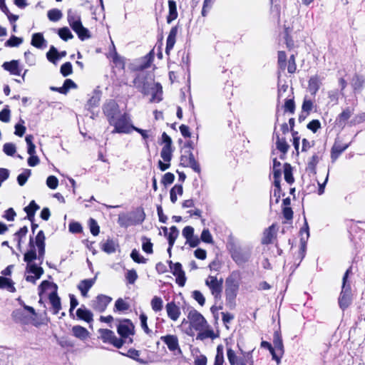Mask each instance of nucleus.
Listing matches in <instances>:
<instances>
[{
  "label": "nucleus",
  "instance_id": "nucleus-17",
  "mask_svg": "<svg viewBox=\"0 0 365 365\" xmlns=\"http://www.w3.org/2000/svg\"><path fill=\"white\" fill-rule=\"evenodd\" d=\"M166 312L168 317L175 322L180 315V309L174 302H168L165 306Z\"/></svg>",
  "mask_w": 365,
  "mask_h": 365
},
{
  "label": "nucleus",
  "instance_id": "nucleus-6",
  "mask_svg": "<svg viewBox=\"0 0 365 365\" xmlns=\"http://www.w3.org/2000/svg\"><path fill=\"white\" fill-rule=\"evenodd\" d=\"M160 340L166 344L168 350L174 355H182V351L179 344V339L175 334H167L162 336Z\"/></svg>",
  "mask_w": 365,
  "mask_h": 365
},
{
  "label": "nucleus",
  "instance_id": "nucleus-35",
  "mask_svg": "<svg viewBox=\"0 0 365 365\" xmlns=\"http://www.w3.org/2000/svg\"><path fill=\"white\" fill-rule=\"evenodd\" d=\"M0 288H5L11 292H16L12 280L4 277H0Z\"/></svg>",
  "mask_w": 365,
  "mask_h": 365
},
{
  "label": "nucleus",
  "instance_id": "nucleus-26",
  "mask_svg": "<svg viewBox=\"0 0 365 365\" xmlns=\"http://www.w3.org/2000/svg\"><path fill=\"white\" fill-rule=\"evenodd\" d=\"M72 332L76 337L81 340L87 339L89 334V332L86 328L79 325L73 326L72 328Z\"/></svg>",
  "mask_w": 365,
  "mask_h": 365
},
{
  "label": "nucleus",
  "instance_id": "nucleus-54",
  "mask_svg": "<svg viewBox=\"0 0 365 365\" xmlns=\"http://www.w3.org/2000/svg\"><path fill=\"white\" fill-rule=\"evenodd\" d=\"M130 257L133 259L134 262L137 263L144 264L147 261V259L144 257L140 255V253L136 250H133L131 252Z\"/></svg>",
  "mask_w": 365,
  "mask_h": 365
},
{
  "label": "nucleus",
  "instance_id": "nucleus-60",
  "mask_svg": "<svg viewBox=\"0 0 365 365\" xmlns=\"http://www.w3.org/2000/svg\"><path fill=\"white\" fill-rule=\"evenodd\" d=\"M339 93L337 90H333L328 92V98L329 103L336 105L338 103Z\"/></svg>",
  "mask_w": 365,
  "mask_h": 365
},
{
  "label": "nucleus",
  "instance_id": "nucleus-5",
  "mask_svg": "<svg viewBox=\"0 0 365 365\" xmlns=\"http://www.w3.org/2000/svg\"><path fill=\"white\" fill-rule=\"evenodd\" d=\"M350 272L351 268L346 271L343 277L341 292L339 297V304L340 308L343 310L351 304L352 300L351 287L349 284H346L347 278Z\"/></svg>",
  "mask_w": 365,
  "mask_h": 365
},
{
  "label": "nucleus",
  "instance_id": "nucleus-11",
  "mask_svg": "<svg viewBox=\"0 0 365 365\" xmlns=\"http://www.w3.org/2000/svg\"><path fill=\"white\" fill-rule=\"evenodd\" d=\"M168 263L173 274L176 277V282L179 286L183 287L185 284L186 277L182 264L180 262L173 263L172 261H169Z\"/></svg>",
  "mask_w": 365,
  "mask_h": 365
},
{
  "label": "nucleus",
  "instance_id": "nucleus-21",
  "mask_svg": "<svg viewBox=\"0 0 365 365\" xmlns=\"http://www.w3.org/2000/svg\"><path fill=\"white\" fill-rule=\"evenodd\" d=\"M4 70L8 71L11 75L19 76L21 69L19 68V61L12 60L9 62H4L2 65Z\"/></svg>",
  "mask_w": 365,
  "mask_h": 365
},
{
  "label": "nucleus",
  "instance_id": "nucleus-9",
  "mask_svg": "<svg viewBox=\"0 0 365 365\" xmlns=\"http://www.w3.org/2000/svg\"><path fill=\"white\" fill-rule=\"evenodd\" d=\"M98 331L104 343H110L116 348H120L123 346V341L117 338L113 331L107 329H101Z\"/></svg>",
  "mask_w": 365,
  "mask_h": 365
},
{
  "label": "nucleus",
  "instance_id": "nucleus-47",
  "mask_svg": "<svg viewBox=\"0 0 365 365\" xmlns=\"http://www.w3.org/2000/svg\"><path fill=\"white\" fill-rule=\"evenodd\" d=\"M224 362V355H223V348L222 345H219L217 347V354L215 359L214 365H223Z\"/></svg>",
  "mask_w": 365,
  "mask_h": 365
},
{
  "label": "nucleus",
  "instance_id": "nucleus-13",
  "mask_svg": "<svg viewBox=\"0 0 365 365\" xmlns=\"http://www.w3.org/2000/svg\"><path fill=\"white\" fill-rule=\"evenodd\" d=\"M103 113L108 118V123H110L115 117L119 115V106L114 101H110L103 106Z\"/></svg>",
  "mask_w": 365,
  "mask_h": 365
},
{
  "label": "nucleus",
  "instance_id": "nucleus-37",
  "mask_svg": "<svg viewBox=\"0 0 365 365\" xmlns=\"http://www.w3.org/2000/svg\"><path fill=\"white\" fill-rule=\"evenodd\" d=\"M277 141L276 145L277 148L282 152L283 154H285L289 148V145L287 143L284 138H280L279 135L277 134Z\"/></svg>",
  "mask_w": 365,
  "mask_h": 365
},
{
  "label": "nucleus",
  "instance_id": "nucleus-1",
  "mask_svg": "<svg viewBox=\"0 0 365 365\" xmlns=\"http://www.w3.org/2000/svg\"><path fill=\"white\" fill-rule=\"evenodd\" d=\"M187 319L190 322V327L196 331H200L197 339H203L202 331H205L208 328V324L204 317L194 309H191L187 314Z\"/></svg>",
  "mask_w": 365,
  "mask_h": 365
},
{
  "label": "nucleus",
  "instance_id": "nucleus-19",
  "mask_svg": "<svg viewBox=\"0 0 365 365\" xmlns=\"http://www.w3.org/2000/svg\"><path fill=\"white\" fill-rule=\"evenodd\" d=\"M322 83V78L319 76L315 75L312 76L309 80L308 89L312 95H315L319 91Z\"/></svg>",
  "mask_w": 365,
  "mask_h": 365
},
{
  "label": "nucleus",
  "instance_id": "nucleus-45",
  "mask_svg": "<svg viewBox=\"0 0 365 365\" xmlns=\"http://www.w3.org/2000/svg\"><path fill=\"white\" fill-rule=\"evenodd\" d=\"M31 171L29 169H26L24 171L19 174L17 177V181L20 186H23L26 182L28 178L30 177Z\"/></svg>",
  "mask_w": 365,
  "mask_h": 365
},
{
  "label": "nucleus",
  "instance_id": "nucleus-32",
  "mask_svg": "<svg viewBox=\"0 0 365 365\" xmlns=\"http://www.w3.org/2000/svg\"><path fill=\"white\" fill-rule=\"evenodd\" d=\"M29 245L31 247L30 250L25 253L24 257V260L29 264H31V262L37 258L36 252L34 248L33 240L31 238L29 242Z\"/></svg>",
  "mask_w": 365,
  "mask_h": 365
},
{
  "label": "nucleus",
  "instance_id": "nucleus-49",
  "mask_svg": "<svg viewBox=\"0 0 365 365\" xmlns=\"http://www.w3.org/2000/svg\"><path fill=\"white\" fill-rule=\"evenodd\" d=\"M3 151L6 155L12 156L16 151V145L12 143H6L3 146Z\"/></svg>",
  "mask_w": 365,
  "mask_h": 365
},
{
  "label": "nucleus",
  "instance_id": "nucleus-29",
  "mask_svg": "<svg viewBox=\"0 0 365 365\" xmlns=\"http://www.w3.org/2000/svg\"><path fill=\"white\" fill-rule=\"evenodd\" d=\"M39 206L34 200L31 201L29 205L24 208V211L27 214L28 219L33 222L36 212L39 209Z\"/></svg>",
  "mask_w": 365,
  "mask_h": 365
},
{
  "label": "nucleus",
  "instance_id": "nucleus-44",
  "mask_svg": "<svg viewBox=\"0 0 365 365\" xmlns=\"http://www.w3.org/2000/svg\"><path fill=\"white\" fill-rule=\"evenodd\" d=\"M48 18L51 21H58L62 18V13L57 9H51L47 14Z\"/></svg>",
  "mask_w": 365,
  "mask_h": 365
},
{
  "label": "nucleus",
  "instance_id": "nucleus-7",
  "mask_svg": "<svg viewBox=\"0 0 365 365\" xmlns=\"http://www.w3.org/2000/svg\"><path fill=\"white\" fill-rule=\"evenodd\" d=\"M223 279L220 278L218 279L215 276H208L205 280V284L209 287L212 295L215 299H220L222 292Z\"/></svg>",
  "mask_w": 365,
  "mask_h": 365
},
{
  "label": "nucleus",
  "instance_id": "nucleus-8",
  "mask_svg": "<svg viewBox=\"0 0 365 365\" xmlns=\"http://www.w3.org/2000/svg\"><path fill=\"white\" fill-rule=\"evenodd\" d=\"M238 289L239 282L234 275L227 278L225 295L227 301L232 302L235 299Z\"/></svg>",
  "mask_w": 365,
  "mask_h": 365
},
{
  "label": "nucleus",
  "instance_id": "nucleus-24",
  "mask_svg": "<svg viewBox=\"0 0 365 365\" xmlns=\"http://www.w3.org/2000/svg\"><path fill=\"white\" fill-rule=\"evenodd\" d=\"M46 40L41 33L34 34L31 38V44L37 48H42L46 46Z\"/></svg>",
  "mask_w": 365,
  "mask_h": 365
},
{
  "label": "nucleus",
  "instance_id": "nucleus-40",
  "mask_svg": "<svg viewBox=\"0 0 365 365\" xmlns=\"http://www.w3.org/2000/svg\"><path fill=\"white\" fill-rule=\"evenodd\" d=\"M116 244L113 240H108L102 245V250L108 253L111 254L115 252Z\"/></svg>",
  "mask_w": 365,
  "mask_h": 365
},
{
  "label": "nucleus",
  "instance_id": "nucleus-50",
  "mask_svg": "<svg viewBox=\"0 0 365 365\" xmlns=\"http://www.w3.org/2000/svg\"><path fill=\"white\" fill-rule=\"evenodd\" d=\"M58 35L64 41H68L73 37L71 31L67 27L60 29L58 30Z\"/></svg>",
  "mask_w": 365,
  "mask_h": 365
},
{
  "label": "nucleus",
  "instance_id": "nucleus-52",
  "mask_svg": "<svg viewBox=\"0 0 365 365\" xmlns=\"http://www.w3.org/2000/svg\"><path fill=\"white\" fill-rule=\"evenodd\" d=\"M200 240H201L202 242L205 243H213L212 236L208 229H204L202 230Z\"/></svg>",
  "mask_w": 365,
  "mask_h": 365
},
{
  "label": "nucleus",
  "instance_id": "nucleus-48",
  "mask_svg": "<svg viewBox=\"0 0 365 365\" xmlns=\"http://www.w3.org/2000/svg\"><path fill=\"white\" fill-rule=\"evenodd\" d=\"M127 356L137 361L140 364H145V361H144L142 359L139 358L140 356V351L133 349H130L128 350V354H126Z\"/></svg>",
  "mask_w": 365,
  "mask_h": 365
},
{
  "label": "nucleus",
  "instance_id": "nucleus-27",
  "mask_svg": "<svg viewBox=\"0 0 365 365\" xmlns=\"http://www.w3.org/2000/svg\"><path fill=\"white\" fill-rule=\"evenodd\" d=\"M76 316L78 319L84 320L87 322L93 321L92 312L86 308H79L76 310Z\"/></svg>",
  "mask_w": 365,
  "mask_h": 365
},
{
  "label": "nucleus",
  "instance_id": "nucleus-53",
  "mask_svg": "<svg viewBox=\"0 0 365 365\" xmlns=\"http://www.w3.org/2000/svg\"><path fill=\"white\" fill-rule=\"evenodd\" d=\"M115 308L117 311H125L129 309V304L126 303L123 299L119 298L115 301Z\"/></svg>",
  "mask_w": 365,
  "mask_h": 365
},
{
  "label": "nucleus",
  "instance_id": "nucleus-12",
  "mask_svg": "<svg viewBox=\"0 0 365 365\" xmlns=\"http://www.w3.org/2000/svg\"><path fill=\"white\" fill-rule=\"evenodd\" d=\"M180 165L184 167H190L197 173H200L201 171L200 164L195 159L194 155L191 151H188L187 155H181Z\"/></svg>",
  "mask_w": 365,
  "mask_h": 365
},
{
  "label": "nucleus",
  "instance_id": "nucleus-57",
  "mask_svg": "<svg viewBox=\"0 0 365 365\" xmlns=\"http://www.w3.org/2000/svg\"><path fill=\"white\" fill-rule=\"evenodd\" d=\"M28 232L27 227H21L17 232L15 233V240L18 242V245L20 246L21 238L25 237Z\"/></svg>",
  "mask_w": 365,
  "mask_h": 365
},
{
  "label": "nucleus",
  "instance_id": "nucleus-38",
  "mask_svg": "<svg viewBox=\"0 0 365 365\" xmlns=\"http://www.w3.org/2000/svg\"><path fill=\"white\" fill-rule=\"evenodd\" d=\"M274 237V225L270 226L264 232V237L262 240V244L268 245L272 242Z\"/></svg>",
  "mask_w": 365,
  "mask_h": 365
},
{
  "label": "nucleus",
  "instance_id": "nucleus-55",
  "mask_svg": "<svg viewBox=\"0 0 365 365\" xmlns=\"http://www.w3.org/2000/svg\"><path fill=\"white\" fill-rule=\"evenodd\" d=\"M73 72L72 65L70 62H66L61 66V73L63 76H68Z\"/></svg>",
  "mask_w": 365,
  "mask_h": 365
},
{
  "label": "nucleus",
  "instance_id": "nucleus-64",
  "mask_svg": "<svg viewBox=\"0 0 365 365\" xmlns=\"http://www.w3.org/2000/svg\"><path fill=\"white\" fill-rule=\"evenodd\" d=\"M192 297L201 306L205 304V299L200 291L195 290L192 292Z\"/></svg>",
  "mask_w": 365,
  "mask_h": 365
},
{
  "label": "nucleus",
  "instance_id": "nucleus-15",
  "mask_svg": "<svg viewBox=\"0 0 365 365\" xmlns=\"http://www.w3.org/2000/svg\"><path fill=\"white\" fill-rule=\"evenodd\" d=\"M134 326L132 322L127 319L120 323L118 327V333L124 338L133 334Z\"/></svg>",
  "mask_w": 365,
  "mask_h": 365
},
{
  "label": "nucleus",
  "instance_id": "nucleus-33",
  "mask_svg": "<svg viewBox=\"0 0 365 365\" xmlns=\"http://www.w3.org/2000/svg\"><path fill=\"white\" fill-rule=\"evenodd\" d=\"M77 87L76 84L71 79H66L64 81V83L61 88H51L53 91H58L61 93H66L70 88H76Z\"/></svg>",
  "mask_w": 365,
  "mask_h": 365
},
{
  "label": "nucleus",
  "instance_id": "nucleus-4",
  "mask_svg": "<svg viewBox=\"0 0 365 365\" xmlns=\"http://www.w3.org/2000/svg\"><path fill=\"white\" fill-rule=\"evenodd\" d=\"M242 356H237L234 350L231 348L227 349V356L230 365H247L252 364L253 360L252 351H244L240 349Z\"/></svg>",
  "mask_w": 365,
  "mask_h": 365
},
{
  "label": "nucleus",
  "instance_id": "nucleus-3",
  "mask_svg": "<svg viewBox=\"0 0 365 365\" xmlns=\"http://www.w3.org/2000/svg\"><path fill=\"white\" fill-rule=\"evenodd\" d=\"M109 124L114 127L112 133H130L133 130V127H134L130 124V118L127 113H120Z\"/></svg>",
  "mask_w": 365,
  "mask_h": 365
},
{
  "label": "nucleus",
  "instance_id": "nucleus-36",
  "mask_svg": "<svg viewBox=\"0 0 365 365\" xmlns=\"http://www.w3.org/2000/svg\"><path fill=\"white\" fill-rule=\"evenodd\" d=\"M141 241H142L143 250L148 254H152L153 252V245L151 242L150 239L145 236H143L141 237Z\"/></svg>",
  "mask_w": 365,
  "mask_h": 365
},
{
  "label": "nucleus",
  "instance_id": "nucleus-25",
  "mask_svg": "<svg viewBox=\"0 0 365 365\" xmlns=\"http://www.w3.org/2000/svg\"><path fill=\"white\" fill-rule=\"evenodd\" d=\"M49 301L52 306L53 313L57 314L61 309V299L56 294L53 292L49 295Z\"/></svg>",
  "mask_w": 365,
  "mask_h": 365
},
{
  "label": "nucleus",
  "instance_id": "nucleus-58",
  "mask_svg": "<svg viewBox=\"0 0 365 365\" xmlns=\"http://www.w3.org/2000/svg\"><path fill=\"white\" fill-rule=\"evenodd\" d=\"M46 185L51 189H56L58 185V180L53 175H50L47 178Z\"/></svg>",
  "mask_w": 365,
  "mask_h": 365
},
{
  "label": "nucleus",
  "instance_id": "nucleus-56",
  "mask_svg": "<svg viewBox=\"0 0 365 365\" xmlns=\"http://www.w3.org/2000/svg\"><path fill=\"white\" fill-rule=\"evenodd\" d=\"M89 227H90L91 232L92 233L93 235L96 236L98 235L99 231H100V227H99L97 222L94 219L91 218L89 220Z\"/></svg>",
  "mask_w": 365,
  "mask_h": 365
},
{
  "label": "nucleus",
  "instance_id": "nucleus-31",
  "mask_svg": "<svg viewBox=\"0 0 365 365\" xmlns=\"http://www.w3.org/2000/svg\"><path fill=\"white\" fill-rule=\"evenodd\" d=\"M274 346L279 355L282 356L284 353V346L280 334L277 331L274 332L273 338Z\"/></svg>",
  "mask_w": 365,
  "mask_h": 365
},
{
  "label": "nucleus",
  "instance_id": "nucleus-34",
  "mask_svg": "<svg viewBox=\"0 0 365 365\" xmlns=\"http://www.w3.org/2000/svg\"><path fill=\"white\" fill-rule=\"evenodd\" d=\"M150 306L155 312H159L163 308V301L160 297L155 296L151 299Z\"/></svg>",
  "mask_w": 365,
  "mask_h": 365
},
{
  "label": "nucleus",
  "instance_id": "nucleus-63",
  "mask_svg": "<svg viewBox=\"0 0 365 365\" xmlns=\"http://www.w3.org/2000/svg\"><path fill=\"white\" fill-rule=\"evenodd\" d=\"M295 110V104L293 99L286 100L284 103V111L294 113Z\"/></svg>",
  "mask_w": 365,
  "mask_h": 365
},
{
  "label": "nucleus",
  "instance_id": "nucleus-39",
  "mask_svg": "<svg viewBox=\"0 0 365 365\" xmlns=\"http://www.w3.org/2000/svg\"><path fill=\"white\" fill-rule=\"evenodd\" d=\"M179 235V231L175 226H172L170 228V232L168 236V244L170 247L174 245V243Z\"/></svg>",
  "mask_w": 365,
  "mask_h": 365
},
{
  "label": "nucleus",
  "instance_id": "nucleus-16",
  "mask_svg": "<svg viewBox=\"0 0 365 365\" xmlns=\"http://www.w3.org/2000/svg\"><path fill=\"white\" fill-rule=\"evenodd\" d=\"M250 254L247 251H243L242 250H235L232 252V258L238 264H243L247 262L250 259Z\"/></svg>",
  "mask_w": 365,
  "mask_h": 365
},
{
  "label": "nucleus",
  "instance_id": "nucleus-46",
  "mask_svg": "<svg viewBox=\"0 0 365 365\" xmlns=\"http://www.w3.org/2000/svg\"><path fill=\"white\" fill-rule=\"evenodd\" d=\"M113 63L116 67H119L122 69L125 67V61L123 57L120 56L116 51H114L111 55Z\"/></svg>",
  "mask_w": 365,
  "mask_h": 365
},
{
  "label": "nucleus",
  "instance_id": "nucleus-18",
  "mask_svg": "<svg viewBox=\"0 0 365 365\" xmlns=\"http://www.w3.org/2000/svg\"><path fill=\"white\" fill-rule=\"evenodd\" d=\"M11 317L15 322L22 324H28L31 319V318L29 317L25 312L20 309L13 311Z\"/></svg>",
  "mask_w": 365,
  "mask_h": 365
},
{
  "label": "nucleus",
  "instance_id": "nucleus-43",
  "mask_svg": "<svg viewBox=\"0 0 365 365\" xmlns=\"http://www.w3.org/2000/svg\"><path fill=\"white\" fill-rule=\"evenodd\" d=\"M134 85L138 88V90L143 93L144 94H147V83L143 82V78L140 76H138L133 81Z\"/></svg>",
  "mask_w": 365,
  "mask_h": 365
},
{
  "label": "nucleus",
  "instance_id": "nucleus-51",
  "mask_svg": "<svg viewBox=\"0 0 365 365\" xmlns=\"http://www.w3.org/2000/svg\"><path fill=\"white\" fill-rule=\"evenodd\" d=\"M23 42V39L15 36H12L6 43L7 47L19 46Z\"/></svg>",
  "mask_w": 365,
  "mask_h": 365
},
{
  "label": "nucleus",
  "instance_id": "nucleus-41",
  "mask_svg": "<svg viewBox=\"0 0 365 365\" xmlns=\"http://www.w3.org/2000/svg\"><path fill=\"white\" fill-rule=\"evenodd\" d=\"M26 269L28 272L34 274L36 277H41L43 274V268L37 266L36 264H29Z\"/></svg>",
  "mask_w": 365,
  "mask_h": 365
},
{
  "label": "nucleus",
  "instance_id": "nucleus-61",
  "mask_svg": "<svg viewBox=\"0 0 365 365\" xmlns=\"http://www.w3.org/2000/svg\"><path fill=\"white\" fill-rule=\"evenodd\" d=\"M140 320L141 327L144 330V331L148 334H150L151 330L148 328V324H147V320H148L147 316L143 313L141 314L140 315Z\"/></svg>",
  "mask_w": 365,
  "mask_h": 365
},
{
  "label": "nucleus",
  "instance_id": "nucleus-23",
  "mask_svg": "<svg viewBox=\"0 0 365 365\" xmlns=\"http://www.w3.org/2000/svg\"><path fill=\"white\" fill-rule=\"evenodd\" d=\"M66 51H61L59 53L56 48L51 46L49 51L46 53V57L49 61L56 63V61L66 56Z\"/></svg>",
  "mask_w": 365,
  "mask_h": 365
},
{
  "label": "nucleus",
  "instance_id": "nucleus-42",
  "mask_svg": "<svg viewBox=\"0 0 365 365\" xmlns=\"http://www.w3.org/2000/svg\"><path fill=\"white\" fill-rule=\"evenodd\" d=\"M173 149L172 148H169L168 146H163L161 152H160V157L163 158V160L166 162L169 163L170 162L172 159L173 155Z\"/></svg>",
  "mask_w": 365,
  "mask_h": 365
},
{
  "label": "nucleus",
  "instance_id": "nucleus-20",
  "mask_svg": "<svg viewBox=\"0 0 365 365\" xmlns=\"http://www.w3.org/2000/svg\"><path fill=\"white\" fill-rule=\"evenodd\" d=\"M96 281V278L86 279L81 281L78 284V289L81 292L83 297H86L89 289L93 287Z\"/></svg>",
  "mask_w": 365,
  "mask_h": 365
},
{
  "label": "nucleus",
  "instance_id": "nucleus-59",
  "mask_svg": "<svg viewBox=\"0 0 365 365\" xmlns=\"http://www.w3.org/2000/svg\"><path fill=\"white\" fill-rule=\"evenodd\" d=\"M175 180V175L171 173H166L161 180V182L165 185L167 186L168 185L172 184L174 182Z\"/></svg>",
  "mask_w": 365,
  "mask_h": 365
},
{
  "label": "nucleus",
  "instance_id": "nucleus-28",
  "mask_svg": "<svg viewBox=\"0 0 365 365\" xmlns=\"http://www.w3.org/2000/svg\"><path fill=\"white\" fill-rule=\"evenodd\" d=\"M168 6H169V14L167 17V22L170 24L173 21L177 19L178 17V11L176 3L173 0L168 1Z\"/></svg>",
  "mask_w": 365,
  "mask_h": 365
},
{
  "label": "nucleus",
  "instance_id": "nucleus-2",
  "mask_svg": "<svg viewBox=\"0 0 365 365\" xmlns=\"http://www.w3.org/2000/svg\"><path fill=\"white\" fill-rule=\"evenodd\" d=\"M68 21L81 40L90 38L89 31L82 25L80 16L71 9L68 11Z\"/></svg>",
  "mask_w": 365,
  "mask_h": 365
},
{
  "label": "nucleus",
  "instance_id": "nucleus-10",
  "mask_svg": "<svg viewBox=\"0 0 365 365\" xmlns=\"http://www.w3.org/2000/svg\"><path fill=\"white\" fill-rule=\"evenodd\" d=\"M112 298L107 295L99 294L91 302V307L98 312H103L111 302Z\"/></svg>",
  "mask_w": 365,
  "mask_h": 365
},
{
  "label": "nucleus",
  "instance_id": "nucleus-62",
  "mask_svg": "<svg viewBox=\"0 0 365 365\" xmlns=\"http://www.w3.org/2000/svg\"><path fill=\"white\" fill-rule=\"evenodd\" d=\"M0 120L4 123H8L10 120V110L9 109L8 106L4 108L1 112H0Z\"/></svg>",
  "mask_w": 365,
  "mask_h": 365
},
{
  "label": "nucleus",
  "instance_id": "nucleus-30",
  "mask_svg": "<svg viewBox=\"0 0 365 365\" xmlns=\"http://www.w3.org/2000/svg\"><path fill=\"white\" fill-rule=\"evenodd\" d=\"M348 147L349 144L341 145V143L336 142L331 149V158L333 160H336Z\"/></svg>",
  "mask_w": 365,
  "mask_h": 365
},
{
  "label": "nucleus",
  "instance_id": "nucleus-14",
  "mask_svg": "<svg viewBox=\"0 0 365 365\" xmlns=\"http://www.w3.org/2000/svg\"><path fill=\"white\" fill-rule=\"evenodd\" d=\"M45 235L43 230H40L36 236L35 244L38 248V259L42 263L45 255Z\"/></svg>",
  "mask_w": 365,
  "mask_h": 365
},
{
  "label": "nucleus",
  "instance_id": "nucleus-22",
  "mask_svg": "<svg viewBox=\"0 0 365 365\" xmlns=\"http://www.w3.org/2000/svg\"><path fill=\"white\" fill-rule=\"evenodd\" d=\"M177 33H178V27L177 26L173 27L170 31V33L167 38L166 48H165V53L168 55H169L170 51L173 49V48L175 43Z\"/></svg>",
  "mask_w": 365,
  "mask_h": 365
}]
</instances>
